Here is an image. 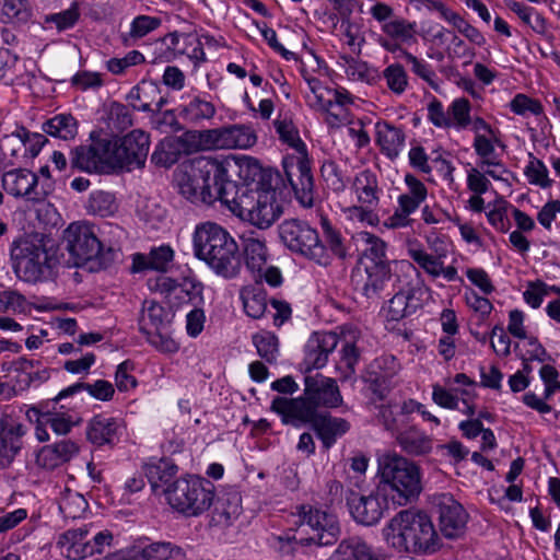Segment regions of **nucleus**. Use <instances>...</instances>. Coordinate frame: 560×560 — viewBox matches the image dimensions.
<instances>
[{"label":"nucleus","instance_id":"nucleus-63","mask_svg":"<svg viewBox=\"0 0 560 560\" xmlns=\"http://www.w3.org/2000/svg\"><path fill=\"white\" fill-rule=\"evenodd\" d=\"M376 206H366L355 203L342 209L346 220L352 223H361L370 226H376L380 223L378 214L375 212Z\"/></svg>","mask_w":560,"mask_h":560},{"label":"nucleus","instance_id":"nucleus-54","mask_svg":"<svg viewBox=\"0 0 560 560\" xmlns=\"http://www.w3.org/2000/svg\"><path fill=\"white\" fill-rule=\"evenodd\" d=\"M380 74L388 91L396 96H401L409 88L407 70L399 62L386 66Z\"/></svg>","mask_w":560,"mask_h":560},{"label":"nucleus","instance_id":"nucleus-23","mask_svg":"<svg viewBox=\"0 0 560 560\" xmlns=\"http://www.w3.org/2000/svg\"><path fill=\"white\" fill-rule=\"evenodd\" d=\"M439 526L445 538L454 539L462 536L468 522V514L463 505L450 493L434 497Z\"/></svg>","mask_w":560,"mask_h":560},{"label":"nucleus","instance_id":"nucleus-58","mask_svg":"<svg viewBox=\"0 0 560 560\" xmlns=\"http://www.w3.org/2000/svg\"><path fill=\"white\" fill-rule=\"evenodd\" d=\"M252 342L261 359L268 363L277 361L280 349L279 338L276 334L268 330H260L252 336Z\"/></svg>","mask_w":560,"mask_h":560},{"label":"nucleus","instance_id":"nucleus-31","mask_svg":"<svg viewBox=\"0 0 560 560\" xmlns=\"http://www.w3.org/2000/svg\"><path fill=\"white\" fill-rule=\"evenodd\" d=\"M26 430L22 423L8 415L0 417V468L8 467L22 447Z\"/></svg>","mask_w":560,"mask_h":560},{"label":"nucleus","instance_id":"nucleus-25","mask_svg":"<svg viewBox=\"0 0 560 560\" xmlns=\"http://www.w3.org/2000/svg\"><path fill=\"white\" fill-rule=\"evenodd\" d=\"M214 150H248L258 141V135L252 124H233L212 129Z\"/></svg>","mask_w":560,"mask_h":560},{"label":"nucleus","instance_id":"nucleus-59","mask_svg":"<svg viewBox=\"0 0 560 560\" xmlns=\"http://www.w3.org/2000/svg\"><path fill=\"white\" fill-rule=\"evenodd\" d=\"M86 210L90 214L107 218L117 212L118 203L113 194L97 190L90 195Z\"/></svg>","mask_w":560,"mask_h":560},{"label":"nucleus","instance_id":"nucleus-36","mask_svg":"<svg viewBox=\"0 0 560 560\" xmlns=\"http://www.w3.org/2000/svg\"><path fill=\"white\" fill-rule=\"evenodd\" d=\"M56 307L54 301L43 300L38 303L30 302L16 290H0V312H11L16 315H30L33 310L38 312L51 311Z\"/></svg>","mask_w":560,"mask_h":560},{"label":"nucleus","instance_id":"nucleus-43","mask_svg":"<svg viewBox=\"0 0 560 560\" xmlns=\"http://www.w3.org/2000/svg\"><path fill=\"white\" fill-rule=\"evenodd\" d=\"M327 560H380L360 537L343 539Z\"/></svg>","mask_w":560,"mask_h":560},{"label":"nucleus","instance_id":"nucleus-62","mask_svg":"<svg viewBox=\"0 0 560 560\" xmlns=\"http://www.w3.org/2000/svg\"><path fill=\"white\" fill-rule=\"evenodd\" d=\"M381 401L372 395V405L374 406V413L380 423L384 425L387 431L396 432L400 423V415L398 411V405L393 402L377 404Z\"/></svg>","mask_w":560,"mask_h":560},{"label":"nucleus","instance_id":"nucleus-22","mask_svg":"<svg viewBox=\"0 0 560 560\" xmlns=\"http://www.w3.org/2000/svg\"><path fill=\"white\" fill-rule=\"evenodd\" d=\"M45 142L44 135L16 126L10 133L0 135V156L9 162L19 158L32 159L39 154Z\"/></svg>","mask_w":560,"mask_h":560},{"label":"nucleus","instance_id":"nucleus-29","mask_svg":"<svg viewBox=\"0 0 560 560\" xmlns=\"http://www.w3.org/2000/svg\"><path fill=\"white\" fill-rule=\"evenodd\" d=\"M425 289L421 285H407L399 290L384 308L387 322H399L415 314L421 306Z\"/></svg>","mask_w":560,"mask_h":560},{"label":"nucleus","instance_id":"nucleus-17","mask_svg":"<svg viewBox=\"0 0 560 560\" xmlns=\"http://www.w3.org/2000/svg\"><path fill=\"white\" fill-rule=\"evenodd\" d=\"M63 241L74 266L84 265L93 259L102 262L103 247L89 223H71L63 232Z\"/></svg>","mask_w":560,"mask_h":560},{"label":"nucleus","instance_id":"nucleus-9","mask_svg":"<svg viewBox=\"0 0 560 560\" xmlns=\"http://www.w3.org/2000/svg\"><path fill=\"white\" fill-rule=\"evenodd\" d=\"M225 206L233 214L259 229L269 228L281 213L276 189L270 184L240 192L235 183H228Z\"/></svg>","mask_w":560,"mask_h":560},{"label":"nucleus","instance_id":"nucleus-11","mask_svg":"<svg viewBox=\"0 0 560 560\" xmlns=\"http://www.w3.org/2000/svg\"><path fill=\"white\" fill-rule=\"evenodd\" d=\"M16 277L27 283L45 282L54 278L58 265L56 250L42 241H21L11 250Z\"/></svg>","mask_w":560,"mask_h":560},{"label":"nucleus","instance_id":"nucleus-1","mask_svg":"<svg viewBox=\"0 0 560 560\" xmlns=\"http://www.w3.org/2000/svg\"><path fill=\"white\" fill-rule=\"evenodd\" d=\"M320 229L322 236L306 221L289 219L279 225V237L291 253L319 266L326 267L336 258H346L347 247L341 232L326 217L320 218Z\"/></svg>","mask_w":560,"mask_h":560},{"label":"nucleus","instance_id":"nucleus-48","mask_svg":"<svg viewBox=\"0 0 560 560\" xmlns=\"http://www.w3.org/2000/svg\"><path fill=\"white\" fill-rule=\"evenodd\" d=\"M43 130L61 140H72L78 135V121L71 114H58L43 125Z\"/></svg>","mask_w":560,"mask_h":560},{"label":"nucleus","instance_id":"nucleus-56","mask_svg":"<svg viewBox=\"0 0 560 560\" xmlns=\"http://www.w3.org/2000/svg\"><path fill=\"white\" fill-rule=\"evenodd\" d=\"M183 154L180 144L175 137H165L155 147L151 160L152 162L162 167H171L179 160Z\"/></svg>","mask_w":560,"mask_h":560},{"label":"nucleus","instance_id":"nucleus-18","mask_svg":"<svg viewBox=\"0 0 560 560\" xmlns=\"http://www.w3.org/2000/svg\"><path fill=\"white\" fill-rule=\"evenodd\" d=\"M72 163L86 173L113 174L118 172L114 158L113 140L101 138L90 145L75 149Z\"/></svg>","mask_w":560,"mask_h":560},{"label":"nucleus","instance_id":"nucleus-45","mask_svg":"<svg viewBox=\"0 0 560 560\" xmlns=\"http://www.w3.org/2000/svg\"><path fill=\"white\" fill-rule=\"evenodd\" d=\"M357 242L364 246L359 266L388 265L386 261V243L370 232H359Z\"/></svg>","mask_w":560,"mask_h":560},{"label":"nucleus","instance_id":"nucleus-35","mask_svg":"<svg viewBox=\"0 0 560 560\" xmlns=\"http://www.w3.org/2000/svg\"><path fill=\"white\" fill-rule=\"evenodd\" d=\"M92 525L86 524L79 528H71L59 535L57 547L61 556L69 560H84L89 558V539Z\"/></svg>","mask_w":560,"mask_h":560},{"label":"nucleus","instance_id":"nucleus-26","mask_svg":"<svg viewBox=\"0 0 560 560\" xmlns=\"http://www.w3.org/2000/svg\"><path fill=\"white\" fill-rule=\"evenodd\" d=\"M138 560H185V550L166 540H153L148 536H138L128 545Z\"/></svg>","mask_w":560,"mask_h":560},{"label":"nucleus","instance_id":"nucleus-34","mask_svg":"<svg viewBox=\"0 0 560 560\" xmlns=\"http://www.w3.org/2000/svg\"><path fill=\"white\" fill-rule=\"evenodd\" d=\"M350 192L358 203L378 207L383 189L377 174L372 170L355 173L350 184Z\"/></svg>","mask_w":560,"mask_h":560},{"label":"nucleus","instance_id":"nucleus-61","mask_svg":"<svg viewBox=\"0 0 560 560\" xmlns=\"http://www.w3.org/2000/svg\"><path fill=\"white\" fill-rule=\"evenodd\" d=\"M381 30L390 38L404 44H409L415 40L417 23L407 21L402 18H394L388 23L382 25Z\"/></svg>","mask_w":560,"mask_h":560},{"label":"nucleus","instance_id":"nucleus-19","mask_svg":"<svg viewBox=\"0 0 560 560\" xmlns=\"http://www.w3.org/2000/svg\"><path fill=\"white\" fill-rule=\"evenodd\" d=\"M150 149V136L141 129H133L119 140H113L117 170L131 171L142 167Z\"/></svg>","mask_w":560,"mask_h":560},{"label":"nucleus","instance_id":"nucleus-10","mask_svg":"<svg viewBox=\"0 0 560 560\" xmlns=\"http://www.w3.org/2000/svg\"><path fill=\"white\" fill-rule=\"evenodd\" d=\"M427 247L416 242L408 246V256L432 280L443 279L446 282H462L463 279L455 266V259L446 264L447 258L456 253L455 246L446 236L430 232L424 235Z\"/></svg>","mask_w":560,"mask_h":560},{"label":"nucleus","instance_id":"nucleus-21","mask_svg":"<svg viewBox=\"0 0 560 560\" xmlns=\"http://www.w3.org/2000/svg\"><path fill=\"white\" fill-rule=\"evenodd\" d=\"M220 162L225 170L222 182L235 183L240 192L247 188H260L270 184L266 180L258 160L253 156L240 155L231 161Z\"/></svg>","mask_w":560,"mask_h":560},{"label":"nucleus","instance_id":"nucleus-55","mask_svg":"<svg viewBox=\"0 0 560 560\" xmlns=\"http://www.w3.org/2000/svg\"><path fill=\"white\" fill-rule=\"evenodd\" d=\"M142 335L152 348L163 354H174L180 348L179 342L173 337L171 325L142 332Z\"/></svg>","mask_w":560,"mask_h":560},{"label":"nucleus","instance_id":"nucleus-2","mask_svg":"<svg viewBox=\"0 0 560 560\" xmlns=\"http://www.w3.org/2000/svg\"><path fill=\"white\" fill-rule=\"evenodd\" d=\"M343 398L336 380L320 373L304 377V390L298 398L277 397L271 409L281 416L282 422L296 428L314 420L318 408H338Z\"/></svg>","mask_w":560,"mask_h":560},{"label":"nucleus","instance_id":"nucleus-5","mask_svg":"<svg viewBox=\"0 0 560 560\" xmlns=\"http://www.w3.org/2000/svg\"><path fill=\"white\" fill-rule=\"evenodd\" d=\"M191 241L195 256L217 275L232 279L238 273L237 243L220 224L211 221L197 224Z\"/></svg>","mask_w":560,"mask_h":560},{"label":"nucleus","instance_id":"nucleus-57","mask_svg":"<svg viewBox=\"0 0 560 560\" xmlns=\"http://www.w3.org/2000/svg\"><path fill=\"white\" fill-rule=\"evenodd\" d=\"M456 212L454 210L445 209L438 202L424 203L420 209L421 222L427 226L441 230L445 229L448 223L452 224Z\"/></svg>","mask_w":560,"mask_h":560},{"label":"nucleus","instance_id":"nucleus-47","mask_svg":"<svg viewBox=\"0 0 560 560\" xmlns=\"http://www.w3.org/2000/svg\"><path fill=\"white\" fill-rule=\"evenodd\" d=\"M84 390L94 399L101 401H109L115 394L114 385L106 380H96L93 383H77L62 389L55 398L56 401L61 400L74 393Z\"/></svg>","mask_w":560,"mask_h":560},{"label":"nucleus","instance_id":"nucleus-15","mask_svg":"<svg viewBox=\"0 0 560 560\" xmlns=\"http://www.w3.org/2000/svg\"><path fill=\"white\" fill-rule=\"evenodd\" d=\"M361 337L360 330L352 325H342L334 331H315L310 336V347L318 348L322 353L329 357L330 353L341 345L340 355L341 362L349 370V374H353L355 365L360 358L357 342Z\"/></svg>","mask_w":560,"mask_h":560},{"label":"nucleus","instance_id":"nucleus-51","mask_svg":"<svg viewBox=\"0 0 560 560\" xmlns=\"http://www.w3.org/2000/svg\"><path fill=\"white\" fill-rule=\"evenodd\" d=\"M174 258V250L168 245H161L151 249L148 260L141 255L133 259V269L139 271L142 268H150L158 271H165Z\"/></svg>","mask_w":560,"mask_h":560},{"label":"nucleus","instance_id":"nucleus-60","mask_svg":"<svg viewBox=\"0 0 560 560\" xmlns=\"http://www.w3.org/2000/svg\"><path fill=\"white\" fill-rule=\"evenodd\" d=\"M88 509L85 498L70 489H66L59 499V511L65 518L75 520L81 517Z\"/></svg>","mask_w":560,"mask_h":560},{"label":"nucleus","instance_id":"nucleus-33","mask_svg":"<svg viewBox=\"0 0 560 560\" xmlns=\"http://www.w3.org/2000/svg\"><path fill=\"white\" fill-rule=\"evenodd\" d=\"M390 278L388 265L358 266L352 281L368 299L378 296Z\"/></svg>","mask_w":560,"mask_h":560},{"label":"nucleus","instance_id":"nucleus-30","mask_svg":"<svg viewBox=\"0 0 560 560\" xmlns=\"http://www.w3.org/2000/svg\"><path fill=\"white\" fill-rule=\"evenodd\" d=\"M180 101L176 110L178 117L188 124H201L212 119L217 114V108L207 93L190 91L183 94Z\"/></svg>","mask_w":560,"mask_h":560},{"label":"nucleus","instance_id":"nucleus-6","mask_svg":"<svg viewBox=\"0 0 560 560\" xmlns=\"http://www.w3.org/2000/svg\"><path fill=\"white\" fill-rule=\"evenodd\" d=\"M296 515L300 536L284 534L273 538V546L280 553L294 556L303 546H330L338 540L340 525L335 514L311 505H301Z\"/></svg>","mask_w":560,"mask_h":560},{"label":"nucleus","instance_id":"nucleus-14","mask_svg":"<svg viewBox=\"0 0 560 560\" xmlns=\"http://www.w3.org/2000/svg\"><path fill=\"white\" fill-rule=\"evenodd\" d=\"M450 129L470 130L474 135L471 148H487L490 142L501 140V131L492 127L485 118L471 116V104L466 97H456L448 105Z\"/></svg>","mask_w":560,"mask_h":560},{"label":"nucleus","instance_id":"nucleus-20","mask_svg":"<svg viewBox=\"0 0 560 560\" xmlns=\"http://www.w3.org/2000/svg\"><path fill=\"white\" fill-rule=\"evenodd\" d=\"M347 504L353 520L365 526L377 524L386 511L395 509L387 495L380 492L378 486L368 495L350 492Z\"/></svg>","mask_w":560,"mask_h":560},{"label":"nucleus","instance_id":"nucleus-12","mask_svg":"<svg viewBox=\"0 0 560 560\" xmlns=\"http://www.w3.org/2000/svg\"><path fill=\"white\" fill-rule=\"evenodd\" d=\"M164 492L170 505L186 516L200 515L214 499L213 483L198 476L177 479Z\"/></svg>","mask_w":560,"mask_h":560},{"label":"nucleus","instance_id":"nucleus-24","mask_svg":"<svg viewBox=\"0 0 560 560\" xmlns=\"http://www.w3.org/2000/svg\"><path fill=\"white\" fill-rule=\"evenodd\" d=\"M399 370L400 364L394 355H382L375 359L363 376L366 390L377 399L384 400L392 388V381Z\"/></svg>","mask_w":560,"mask_h":560},{"label":"nucleus","instance_id":"nucleus-28","mask_svg":"<svg viewBox=\"0 0 560 560\" xmlns=\"http://www.w3.org/2000/svg\"><path fill=\"white\" fill-rule=\"evenodd\" d=\"M125 433L126 425L120 418L97 415L86 425V438L89 442L97 447L115 446Z\"/></svg>","mask_w":560,"mask_h":560},{"label":"nucleus","instance_id":"nucleus-38","mask_svg":"<svg viewBox=\"0 0 560 560\" xmlns=\"http://www.w3.org/2000/svg\"><path fill=\"white\" fill-rule=\"evenodd\" d=\"M310 422L325 448H330L350 429L346 419L330 415L315 416Z\"/></svg>","mask_w":560,"mask_h":560},{"label":"nucleus","instance_id":"nucleus-32","mask_svg":"<svg viewBox=\"0 0 560 560\" xmlns=\"http://www.w3.org/2000/svg\"><path fill=\"white\" fill-rule=\"evenodd\" d=\"M375 144L380 152L389 160H396L406 147V129L386 120L375 124Z\"/></svg>","mask_w":560,"mask_h":560},{"label":"nucleus","instance_id":"nucleus-40","mask_svg":"<svg viewBox=\"0 0 560 560\" xmlns=\"http://www.w3.org/2000/svg\"><path fill=\"white\" fill-rule=\"evenodd\" d=\"M337 65L343 70L347 79L351 82L374 85L381 80L378 69L364 60L341 55L338 58Z\"/></svg>","mask_w":560,"mask_h":560},{"label":"nucleus","instance_id":"nucleus-52","mask_svg":"<svg viewBox=\"0 0 560 560\" xmlns=\"http://www.w3.org/2000/svg\"><path fill=\"white\" fill-rule=\"evenodd\" d=\"M79 453L77 443L70 440H62L52 447H45L39 454V460L45 466L55 467L59 463L68 462Z\"/></svg>","mask_w":560,"mask_h":560},{"label":"nucleus","instance_id":"nucleus-53","mask_svg":"<svg viewBox=\"0 0 560 560\" xmlns=\"http://www.w3.org/2000/svg\"><path fill=\"white\" fill-rule=\"evenodd\" d=\"M523 173L529 185L541 189H549L553 186L555 182L549 175L547 165L533 153H528V161L524 166Z\"/></svg>","mask_w":560,"mask_h":560},{"label":"nucleus","instance_id":"nucleus-3","mask_svg":"<svg viewBox=\"0 0 560 560\" xmlns=\"http://www.w3.org/2000/svg\"><path fill=\"white\" fill-rule=\"evenodd\" d=\"M273 127L281 144L292 150L282 161L287 180L299 203L312 208L315 205L314 182L306 144L290 114L279 113Z\"/></svg>","mask_w":560,"mask_h":560},{"label":"nucleus","instance_id":"nucleus-8","mask_svg":"<svg viewBox=\"0 0 560 560\" xmlns=\"http://www.w3.org/2000/svg\"><path fill=\"white\" fill-rule=\"evenodd\" d=\"M224 172L219 160L196 159L178 175V191L194 205H212L217 200L225 205L228 183L222 182Z\"/></svg>","mask_w":560,"mask_h":560},{"label":"nucleus","instance_id":"nucleus-41","mask_svg":"<svg viewBox=\"0 0 560 560\" xmlns=\"http://www.w3.org/2000/svg\"><path fill=\"white\" fill-rule=\"evenodd\" d=\"M396 441L401 450L411 456L427 455L433 448V439L415 425L398 432Z\"/></svg>","mask_w":560,"mask_h":560},{"label":"nucleus","instance_id":"nucleus-7","mask_svg":"<svg viewBox=\"0 0 560 560\" xmlns=\"http://www.w3.org/2000/svg\"><path fill=\"white\" fill-rule=\"evenodd\" d=\"M380 492L394 503L405 506L417 500L422 491V472L412 460L388 452L377 458Z\"/></svg>","mask_w":560,"mask_h":560},{"label":"nucleus","instance_id":"nucleus-44","mask_svg":"<svg viewBox=\"0 0 560 560\" xmlns=\"http://www.w3.org/2000/svg\"><path fill=\"white\" fill-rule=\"evenodd\" d=\"M144 474L153 489L170 485L178 471L171 458H151L143 466Z\"/></svg>","mask_w":560,"mask_h":560},{"label":"nucleus","instance_id":"nucleus-37","mask_svg":"<svg viewBox=\"0 0 560 560\" xmlns=\"http://www.w3.org/2000/svg\"><path fill=\"white\" fill-rule=\"evenodd\" d=\"M241 242L246 268L250 273L260 272L270 260L265 238L255 233H248L241 237Z\"/></svg>","mask_w":560,"mask_h":560},{"label":"nucleus","instance_id":"nucleus-64","mask_svg":"<svg viewBox=\"0 0 560 560\" xmlns=\"http://www.w3.org/2000/svg\"><path fill=\"white\" fill-rule=\"evenodd\" d=\"M80 18V10L77 2H73L68 9L48 14L44 18V22L48 27H55L58 32L72 28Z\"/></svg>","mask_w":560,"mask_h":560},{"label":"nucleus","instance_id":"nucleus-39","mask_svg":"<svg viewBox=\"0 0 560 560\" xmlns=\"http://www.w3.org/2000/svg\"><path fill=\"white\" fill-rule=\"evenodd\" d=\"M402 183L404 189L397 196L396 203L416 213L425 203L429 189L427 185L412 173H406Z\"/></svg>","mask_w":560,"mask_h":560},{"label":"nucleus","instance_id":"nucleus-13","mask_svg":"<svg viewBox=\"0 0 560 560\" xmlns=\"http://www.w3.org/2000/svg\"><path fill=\"white\" fill-rule=\"evenodd\" d=\"M504 148L505 144L501 139L490 142L486 149L474 150L478 161L476 165L468 163L465 167L466 187L471 194H487L492 188L490 178L497 182H508L510 171L497 151V149L504 150Z\"/></svg>","mask_w":560,"mask_h":560},{"label":"nucleus","instance_id":"nucleus-42","mask_svg":"<svg viewBox=\"0 0 560 560\" xmlns=\"http://www.w3.org/2000/svg\"><path fill=\"white\" fill-rule=\"evenodd\" d=\"M240 300L242 301L245 314L254 319L261 318L268 306L267 292L261 283L245 285L240 291Z\"/></svg>","mask_w":560,"mask_h":560},{"label":"nucleus","instance_id":"nucleus-4","mask_svg":"<svg viewBox=\"0 0 560 560\" xmlns=\"http://www.w3.org/2000/svg\"><path fill=\"white\" fill-rule=\"evenodd\" d=\"M386 545L398 553H433L440 538L430 515L418 509L396 513L383 527Z\"/></svg>","mask_w":560,"mask_h":560},{"label":"nucleus","instance_id":"nucleus-50","mask_svg":"<svg viewBox=\"0 0 560 560\" xmlns=\"http://www.w3.org/2000/svg\"><path fill=\"white\" fill-rule=\"evenodd\" d=\"M32 18L28 0H0V22L24 24Z\"/></svg>","mask_w":560,"mask_h":560},{"label":"nucleus","instance_id":"nucleus-46","mask_svg":"<svg viewBox=\"0 0 560 560\" xmlns=\"http://www.w3.org/2000/svg\"><path fill=\"white\" fill-rule=\"evenodd\" d=\"M172 317L170 311L162 304L155 301H145L139 320L140 332L168 326L171 325Z\"/></svg>","mask_w":560,"mask_h":560},{"label":"nucleus","instance_id":"nucleus-49","mask_svg":"<svg viewBox=\"0 0 560 560\" xmlns=\"http://www.w3.org/2000/svg\"><path fill=\"white\" fill-rule=\"evenodd\" d=\"M175 139L178 140L183 154L214 150L212 129L187 130L182 136L175 137Z\"/></svg>","mask_w":560,"mask_h":560},{"label":"nucleus","instance_id":"nucleus-16","mask_svg":"<svg viewBox=\"0 0 560 560\" xmlns=\"http://www.w3.org/2000/svg\"><path fill=\"white\" fill-rule=\"evenodd\" d=\"M361 337L360 330L352 325H342L334 331H315L310 336V347L318 348L322 353L329 357L330 353L341 345L340 355L341 362L349 370V374H353L355 365L360 358L357 342Z\"/></svg>","mask_w":560,"mask_h":560},{"label":"nucleus","instance_id":"nucleus-27","mask_svg":"<svg viewBox=\"0 0 560 560\" xmlns=\"http://www.w3.org/2000/svg\"><path fill=\"white\" fill-rule=\"evenodd\" d=\"M2 186L9 195L27 201L37 202L46 196V192L38 187L37 175L25 168L5 172L2 176Z\"/></svg>","mask_w":560,"mask_h":560}]
</instances>
